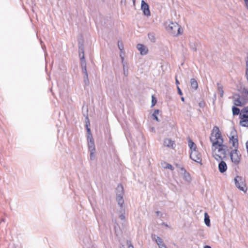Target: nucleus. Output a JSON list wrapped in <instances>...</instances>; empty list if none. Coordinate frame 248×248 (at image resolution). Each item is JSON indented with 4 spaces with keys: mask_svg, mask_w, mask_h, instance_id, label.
Wrapping results in <instances>:
<instances>
[{
    "mask_svg": "<svg viewBox=\"0 0 248 248\" xmlns=\"http://www.w3.org/2000/svg\"><path fill=\"white\" fill-rule=\"evenodd\" d=\"M210 140L212 143L213 156L217 161L221 160L226 156L228 150L227 146L223 144V140L217 126L213 127Z\"/></svg>",
    "mask_w": 248,
    "mask_h": 248,
    "instance_id": "1",
    "label": "nucleus"
},
{
    "mask_svg": "<svg viewBox=\"0 0 248 248\" xmlns=\"http://www.w3.org/2000/svg\"><path fill=\"white\" fill-rule=\"evenodd\" d=\"M240 91L241 95L235 94L232 96L233 103L237 106H242L248 103V88L242 87Z\"/></svg>",
    "mask_w": 248,
    "mask_h": 248,
    "instance_id": "2",
    "label": "nucleus"
},
{
    "mask_svg": "<svg viewBox=\"0 0 248 248\" xmlns=\"http://www.w3.org/2000/svg\"><path fill=\"white\" fill-rule=\"evenodd\" d=\"M167 30L174 35L180 34L181 27L176 22H171L167 28Z\"/></svg>",
    "mask_w": 248,
    "mask_h": 248,
    "instance_id": "3",
    "label": "nucleus"
},
{
    "mask_svg": "<svg viewBox=\"0 0 248 248\" xmlns=\"http://www.w3.org/2000/svg\"><path fill=\"white\" fill-rule=\"evenodd\" d=\"M229 137L230 142L235 149H237L238 147V140L236 131L234 129H232Z\"/></svg>",
    "mask_w": 248,
    "mask_h": 248,
    "instance_id": "4",
    "label": "nucleus"
},
{
    "mask_svg": "<svg viewBox=\"0 0 248 248\" xmlns=\"http://www.w3.org/2000/svg\"><path fill=\"white\" fill-rule=\"evenodd\" d=\"M234 182L236 186L240 190L246 192L247 188L246 184H245L242 178L240 176H236L234 178Z\"/></svg>",
    "mask_w": 248,
    "mask_h": 248,
    "instance_id": "5",
    "label": "nucleus"
},
{
    "mask_svg": "<svg viewBox=\"0 0 248 248\" xmlns=\"http://www.w3.org/2000/svg\"><path fill=\"white\" fill-rule=\"evenodd\" d=\"M231 159L235 164H238L240 161L241 155L237 149L232 150L230 153Z\"/></svg>",
    "mask_w": 248,
    "mask_h": 248,
    "instance_id": "6",
    "label": "nucleus"
},
{
    "mask_svg": "<svg viewBox=\"0 0 248 248\" xmlns=\"http://www.w3.org/2000/svg\"><path fill=\"white\" fill-rule=\"evenodd\" d=\"M190 158L193 161L201 163L202 160V155L197 149H194L191 151Z\"/></svg>",
    "mask_w": 248,
    "mask_h": 248,
    "instance_id": "7",
    "label": "nucleus"
},
{
    "mask_svg": "<svg viewBox=\"0 0 248 248\" xmlns=\"http://www.w3.org/2000/svg\"><path fill=\"white\" fill-rule=\"evenodd\" d=\"M79 56L80 59L81 67L86 66V62L84 57V50L83 45L79 46Z\"/></svg>",
    "mask_w": 248,
    "mask_h": 248,
    "instance_id": "8",
    "label": "nucleus"
},
{
    "mask_svg": "<svg viewBox=\"0 0 248 248\" xmlns=\"http://www.w3.org/2000/svg\"><path fill=\"white\" fill-rule=\"evenodd\" d=\"M141 9L143 11V13L145 16H150L151 13L149 9V6L143 0H142L141 2Z\"/></svg>",
    "mask_w": 248,
    "mask_h": 248,
    "instance_id": "9",
    "label": "nucleus"
},
{
    "mask_svg": "<svg viewBox=\"0 0 248 248\" xmlns=\"http://www.w3.org/2000/svg\"><path fill=\"white\" fill-rule=\"evenodd\" d=\"M176 166L182 170V173H184L183 179L187 182H190L191 177L189 173L186 172L183 167H181L178 164H176Z\"/></svg>",
    "mask_w": 248,
    "mask_h": 248,
    "instance_id": "10",
    "label": "nucleus"
},
{
    "mask_svg": "<svg viewBox=\"0 0 248 248\" xmlns=\"http://www.w3.org/2000/svg\"><path fill=\"white\" fill-rule=\"evenodd\" d=\"M137 48L140 52V53L142 55H146L148 53V48L144 45L139 44L137 46Z\"/></svg>",
    "mask_w": 248,
    "mask_h": 248,
    "instance_id": "11",
    "label": "nucleus"
},
{
    "mask_svg": "<svg viewBox=\"0 0 248 248\" xmlns=\"http://www.w3.org/2000/svg\"><path fill=\"white\" fill-rule=\"evenodd\" d=\"M164 145L169 148H171L173 149L175 146V144L174 141L171 140L170 139H166L164 141Z\"/></svg>",
    "mask_w": 248,
    "mask_h": 248,
    "instance_id": "12",
    "label": "nucleus"
},
{
    "mask_svg": "<svg viewBox=\"0 0 248 248\" xmlns=\"http://www.w3.org/2000/svg\"><path fill=\"white\" fill-rule=\"evenodd\" d=\"M239 117L240 119L248 118V106L241 109Z\"/></svg>",
    "mask_w": 248,
    "mask_h": 248,
    "instance_id": "13",
    "label": "nucleus"
},
{
    "mask_svg": "<svg viewBox=\"0 0 248 248\" xmlns=\"http://www.w3.org/2000/svg\"><path fill=\"white\" fill-rule=\"evenodd\" d=\"M82 73L84 74V83L85 85L87 86L89 84V80L88 78V74L86 66L81 67Z\"/></svg>",
    "mask_w": 248,
    "mask_h": 248,
    "instance_id": "14",
    "label": "nucleus"
},
{
    "mask_svg": "<svg viewBox=\"0 0 248 248\" xmlns=\"http://www.w3.org/2000/svg\"><path fill=\"white\" fill-rule=\"evenodd\" d=\"M227 169V166L226 163L223 161H221L218 164V169L219 171L221 173H223L225 172Z\"/></svg>",
    "mask_w": 248,
    "mask_h": 248,
    "instance_id": "15",
    "label": "nucleus"
},
{
    "mask_svg": "<svg viewBox=\"0 0 248 248\" xmlns=\"http://www.w3.org/2000/svg\"><path fill=\"white\" fill-rule=\"evenodd\" d=\"M155 242L157 243L159 248H167L163 240L160 237L156 236Z\"/></svg>",
    "mask_w": 248,
    "mask_h": 248,
    "instance_id": "16",
    "label": "nucleus"
},
{
    "mask_svg": "<svg viewBox=\"0 0 248 248\" xmlns=\"http://www.w3.org/2000/svg\"><path fill=\"white\" fill-rule=\"evenodd\" d=\"M116 196L124 195V187L121 184H119L116 189Z\"/></svg>",
    "mask_w": 248,
    "mask_h": 248,
    "instance_id": "17",
    "label": "nucleus"
},
{
    "mask_svg": "<svg viewBox=\"0 0 248 248\" xmlns=\"http://www.w3.org/2000/svg\"><path fill=\"white\" fill-rule=\"evenodd\" d=\"M190 85L191 87L194 90H197L198 88V82L195 78H191L190 79Z\"/></svg>",
    "mask_w": 248,
    "mask_h": 248,
    "instance_id": "18",
    "label": "nucleus"
},
{
    "mask_svg": "<svg viewBox=\"0 0 248 248\" xmlns=\"http://www.w3.org/2000/svg\"><path fill=\"white\" fill-rule=\"evenodd\" d=\"M123 196L124 195L116 196V200L118 202V203L121 206H122L123 204L124 203V200L123 199Z\"/></svg>",
    "mask_w": 248,
    "mask_h": 248,
    "instance_id": "19",
    "label": "nucleus"
},
{
    "mask_svg": "<svg viewBox=\"0 0 248 248\" xmlns=\"http://www.w3.org/2000/svg\"><path fill=\"white\" fill-rule=\"evenodd\" d=\"M240 119V124L244 127H248V118Z\"/></svg>",
    "mask_w": 248,
    "mask_h": 248,
    "instance_id": "20",
    "label": "nucleus"
},
{
    "mask_svg": "<svg viewBox=\"0 0 248 248\" xmlns=\"http://www.w3.org/2000/svg\"><path fill=\"white\" fill-rule=\"evenodd\" d=\"M204 222L207 226H210V220L209 216L208 215L207 213H204Z\"/></svg>",
    "mask_w": 248,
    "mask_h": 248,
    "instance_id": "21",
    "label": "nucleus"
},
{
    "mask_svg": "<svg viewBox=\"0 0 248 248\" xmlns=\"http://www.w3.org/2000/svg\"><path fill=\"white\" fill-rule=\"evenodd\" d=\"M218 91L220 97H222L223 96L224 91L223 90V86L219 83H217Z\"/></svg>",
    "mask_w": 248,
    "mask_h": 248,
    "instance_id": "22",
    "label": "nucleus"
},
{
    "mask_svg": "<svg viewBox=\"0 0 248 248\" xmlns=\"http://www.w3.org/2000/svg\"><path fill=\"white\" fill-rule=\"evenodd\" d=\"M188 146L190 148L191 151L196 149V145L190 140H188Z\"/></svg>",
    "mask_w": 248,
    "mask_h": 248,
    "instance_id": "23",
    "label": "nucleus"
},
{
    "mask_svg": "<svg viewBox=\"0 0 248 248\" xmlns=\"http://www.w3.org/2000/svg\"><path fill=\"white\" fill-rule=\"evenodd\" d=\"M232 113H233V115H237L238 114L240 115L241 110L238 108L233 106L232 108Z\"/></svg>",
    "mask_w": 248,
    "mask_h": 248,
    "instance_id": "24",
    "label": "nucleus"
},
{
    "mask_svg": "<svg viewBox=\"0 0 248 248\" xmlns=\"http://www.w3.org/2000/svg\"><path fill=\"white\" fill-rule=\"evenodd\" d=\"M88 124H90L89 119L88 117L86 118V126L88 132V135H92L90 128L88 127Z\"/></svg>",
    "mask_w": 248,
    "mask_h": 248,
    "instance_id": "25",
    "label": "nucleus"
},
{
    "mask_svg": "<svg viewBox=\"0 0 248 248\" xmlns=\"http://www.w3.org/2000/svg\"><path fill=\"white\" fill-rule=\"evenodd\" d=\"M159 113V110L156 109L155 110L153 114H152V116L153 117V119L155 120L156 121L159 122V119L157 116V115Z\"/></svg>",
    "mask_w": 248,
    "mask_h": 248,
    "instance_id": "26",
    "label": "nucleus"
},
{
    "mask_svg": "<svg viewBox=\"0 0 248 248\" xmlns=\"http://www.w3.org/2000/svg\"><path fill=\"white\" fill-rule=\"evenodd\" d=\"M88 145L89 151H95L94 142L88 143Z\"/></svg>",
    "mask_w": 248,
    "mask_h": 248,
    "instance_id": "27",
    "label": "nucleus"
},
{
    "mask_svg": "<svg viewBox=\"0 0 248 248\" xmlns=\"http://www.w3.org/2000/svg\"><path fill=\"white\" fill-rule=\"evenodd\" d=\"M148 37L152 42H155V34L153 33L148 34Z\"/></svg>",
    "mask_w": 248,
    "mask_h": 248,
    "instance_id": "28",
    "label": "nucleus"
},
{
    "mask_svg": "<svg viewBox=\"0 0 248 248\" xmlns=\"http://www.w3.org/2000/svg\"><path fill=\"white\" fill-rule=\"evenodd\" d=\"M190 48L194 51H196L197 48L196 45L195 43H190Z\"/></svg>",
    "mask_w": 248,
    "mask_h": 248,
    "instance_id": "29",
    "label": "nucleus"
},
{
    "mask_svg": "<svg viewBox=\"0 0 248 248\" xmlns=\"http://www.w3.org/2000/svg\"><path fill=\"white\" fill-rule=\"evenodd\" d=\"M90 159L92 160H93L95 159V155L94 153L95 152V151H90Z\"/></svg>",
    "mask_w": 248,
    "mask_h": 248,
    "instance_id": "30",
    "label": "nucleus"
},
{
    "mask_svg": "<svg viewBox=\"0 0 248 248\" xmlns=\"http://www.w3.org/2000/svg\"><path fill=\"white\" fill-rule=\"evenodd\" d=\"M124 75L125 76H128V68L125 66L124 65Z\"/></svg>",
    "mask_w": 248,
    "mask_h": 248,
    "instance_id": "31",
    "label": "nucleus"
},
{
    "mask_svg": "<svg viewBox=\"0 0 248 248\" xmlns=\"http://www.w3.org/2000/svg\"><path fill=\"white\" fill-rule=\"evenodd\" d=\"M87 140L88 143L94 142V140L92 135H88Z\"/></svg>",
    "mask_w": 248,
    "mask_h": 248,
    "instance_id": "32",
    "label": "nucleus"
},
{
    "mask_svg": "<svg viewBox=\"0 0 248 248\" xmlns=\"http://www.w3.org/2000/svg\"><path fill=\"white\" fill-rule=\"evenodd\" d=\"M164 168L171 170H173L174 169V168L172 166V165L169 163H166V166H164Z\"/></svg>",
    "mask_w": 248,
    "mask_h": 248,
    "instance_id": "33",
    "label": "nucleus"
},
{
    "mask_svg": "<svg viewBox=\"0 0 248 248\" xmlns=\"http://www.w3.org/2000/svg\"><path fill=\"white\" fill-rule=\"evenodd\" d=\"M118 46L120 50L121 51L124 49V46L121 41H119L118 42Z\"/></svg>",
    "mask_w": 248,
    "mask_h": 248,
    "instance_id": "34",
    "label": "nucleus"
},
{
    "mask_svg": "<svg viewBox=\"0 0 248 248\" xmlns=\"http://www.w3.org/2000/svg\"><path fill=\"white\" fill-rule=\"evenodd\" d=\"M152 106H154L156 103V100L154 95L152 96Z\"/></svg>",
    "mask_w": 248,
    "mask_h": 248,
    "instance_id": "35",
    "label": "nucleus"
},
{
    "mask_svg": "<svg viewBox=\"0 0 248 248\" xmlns=\"http://www.w3.org/2000/svg\"><path fill=\"white\" fill-rule=\"evenodd\" d=\"M246 61V72H248V56H247L245 60Z\"/></svg>",
    "mask_w": 248,
    "mask_h": 248,
    "instance_id": "36",
    "label": "nucleus"
},
{
    "mask_svg": "<svg viewBox=\"0 0 248 248\" xmlns=\"http://www.w3.org/2000/svg\"><path fill=\"white\" fill-rule=\"evenodd\" d=\"M127 245H128V248H134V247L132 245L131 242L128 241L127 242Z\"/></svg>",
    "mask_w": 248,
    "mask_h": 248,
    "instance_id": "37",
    "label": "nucleus"
},
{
    "mask_svg": "<svg viewBox=\"0 0 248 248\" xmlns=\"http://www.w3.org/2000/svg\"><path fill=\"white\" fill-rule=\"evenodd\" d=\"M177 90H178V93L180 95H182L183 94V93H182V92L180 88H179V86H177Z\"/></svg>",
    "mask_w": 248,
    "mask_h": 248,
    "instance_id": "38",
    "label": "nucleus"
},
{
    "mask_svg": "<svg viewBox=\"0 0 248 248\" xmlns=\"http://www.w3.org/2000/svg\"><path fill=\"white\" fill-rule=\"evenodd\" d=\"M245 2V5L246 8L248 10V0H244Z\"/></svg>",
    "mask_w": 248,
    "mask_h": 248,
    "instance_id": "39",
    "label": "nucleus"
},
{
    "mask_svg": "<svg viewBox=\"0 0 248 248\" xmlns=\"http://www.w3.org/2000/svg\"><path fill=\"white\" fill-rule=\"evenodd\" d=\"M156 214L157 216L160 217H161L162 215V214L161 213V212L158 211L156 212Z\"/></svg>",
    "mask_w": 248,
    "mask_h": 248,
    "instance_id": "40",
    "label": "nucleus"
},
{
    "mask_svg": "<svg viewBox=\"0 0 248 248\" xmlns=\"http://www.w3.org/2000/svg\"><path fill=\"white\" fill-rule=\"evenodd\" d=\"M121 4H124V5H126V0H121Z\"/></svg>",
    "mask_w": 248,
    "mask_h": 248,
    "instance_id": "41",
    "label": "nucleus"
},
{
    "mask_svg": "<svg viewBox=\"0 0 248 248\" xmlns=\"http://www.w3.org/2000/svg\"><path fill=\"white\" fill-rule=\"evenodd\" d=\"M120 218H121V219L124 220L125 218V216L124 214H122L120 216Z\"/></svg>",
    "mask_w": 248,
    "mask_h": 248,
    "instance_id": "42",
    "label": "nucleus"
},
{
    "mask_svg": "<svg viewBox=\"0 0 248 248\" xmlns=\"http://www.w3.org/2000/svg\"><path fill=\"white\" fill-rule=\"evenodd\" d=\"M175 83L177 86L180 84L179 81H178L177 77H175Z\"/></svg>",
    "mask_w": 248,
    "mask_h": 248,
    "instance_id": "43",
    "label": "nucleus"
},
{
    "mask_svg": "<svg viewBox=\"0 0 248 248\" xmlns=\"http://www.w3.org/2000/svg\"><path fill=\"white\" fill-rule=\"evenodd\" d=\"M204 248H211V247L209 246H205L204 247Z\"/></svg>",
    "mask_w": 248,
    "mask_h": 248,
    "instance_id": "44",
    "label": "nucleus"
},
{
    "mask_svg": "<svg viewBox=\"0 0 248 248\" xmlns=\"http://www.w3.org/2000/svg\"><path fill=\"white\" fill-rule=\"evenodd\" d=\"M181 100H182V101H184L185 99H184V98L183 97H181Z\"/></svg>",
    "mask_w": 248,
    "mask_h": 248,
    "instance_id": "45",
    "label": "nucleus"
},
{
    "mask_svg": "<svg viewBox=\"0 0 248 248\" xmlns=\"http://www.w3.org/2000/svg\"><path fill=\"white\" fill-rule=\"evenodd\" d=\"M133 4H135V0H132Z\"/></svg>",
    "mask_w": 248,
    "mask_h": 248,
    "instance_id": "46",
    "label": "nucleus"
},
{
    "mask_svg": "<svg viewBox=\"0 0 248 248\" xmlns=\"http://www.w3.org/2000/svg\"><path fill=\"white\" fill-rule=\"evenodd\" d=\"M2 220V221H5V220H4V219H2V220Z\"/></svg>",
    "mask_w": 248,
    "mask_h": 248,
    "instance_id": "47",
    "label": "nucleus"
}]
</instances>
